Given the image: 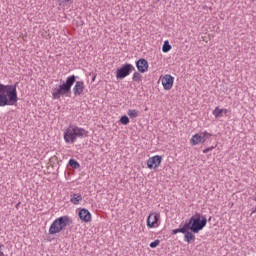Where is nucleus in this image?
Returning <instances> with one entry per match:
<instances>
[{
    "mask_svg": "<svg viewBox=\"0 0 256 256\" xmlns=\"http://www.w3.org/2000/svg\"><path fill=\"white\" fill-rule=\"evenodd\" d=\"M159 81H161L164 91H171L173 83H175V77L171 76V74H165L160 76Z\"/></svg>",
    "mask_w": 256,
    "mask_h": 256,
    "instance_id": "obj_7",
    "label": "nucleus"
},
{
    "mask_svg": "<svg viewBox=\"0 0 256 256\" xmlns=\"http://www.w3.org/2000/svg\"><path fill=\"white\" fill-rule=\"evenodd\" d=\"M159 243H161L160 240H155V241L151 242L150 243L151 249H155V247H159Z\"/></svg>",
    "mask_w": 256,
    "mask_h": 256,
    "instance_id": "obj_23",
    "label": "nucleus"
},
{
    "mask_svg": "<svg viewBox=\"0 0 256 256\" xmlns=\"http://www.w3.org/2000/svg\"><path fill=\"white\" fill-rule=\"evenodd\" d=\"M73 223L71 217L68 215L60 216L56 218L49 227V234L50 235H57V233H61V231H65L69 225Z\"/></svg>",
    "mask_w": 256,
    "mask_h": 256,
    "instance_id": "obj_4",
    "label": "nucleus"
},
{
    "mask_svg": "<svg viewBox=\"0 0 256 256\" xmlns=\"http://www.w3.org/2000/svg\"><path fill=\"white\" fill-rule=\"evenodd\" d=\"M184 234V241H186V243H191V241H195V235H193V233L186 231Z\"/></svg>",
    "mask_w": 256,
    "mask_h": 256,
    "instance_id": "obj_17",
    "label": "nucleus"
},
{
    "mask_svg": "<svg viewBox=\"0 0 256 256\" xmlns=\"http://www.w3.org/2000/svg\"><path fill=\"white\" fill-rule=\"evenodd\" d=\"M187 225L188 229L192 231V233H199V231H203L207 225V218L200 214H196L189 219Z\"/></svg>",
    "mask_w": 256,
    "mask_h": 256,
    "instance_id": "obj_5",
    "label": "nucleus"
},
{
    "mask_svg": "<svg viewBox=\"0 0 256 256\" xmlns=\"http://www.w3.org/2000/svg\"><path fill=\"white\" fill-rule=\"evenodd\" d=\"M127 115L130 117V119H136V117H139V111L130 109L128 110Z\"/></svg>",
    "mask_w": 256,
    "mask_h": 256,
    "instance_id": "obj_18",
    "label": "nucleus"
},
{
    "mask_svg": "<svg viewBox=\"0 0 256 256\" xmlns=\"http://www.w3.org/2000/svg\"><path fill=\"white\" fill-rule=\"evenodd\" d=\"M61 1L62 3H73V0H59Z\"/></svg>",
    "mask_w": 256,
    "mask_h": 256,
    "instance_id": "obj_24",
    "label": "nucleus"
},
{
    "mask_svg": "<svg viewBox=\"0 0 256 256\" xmlns=\"http://www.w3.org/2000/svg\"><path fill=\"white\" fill-rule=\"evenodd\" d=\"M136 68L138 69L139 73H147V71H149V62L143 58H140L136 62Z\"/></svg>",
    "mask_w": 256,
    "mask_h": 256,
    "instance_id": "obj_12",
    "label": "nucleus"
},
{
    "mask_svg": "<svg viewBox=\"0 0 256 256\" xmlns=\"http://www.w3.org/2000/svg\"><path fill=\"white\" fill-rule=\"evenodd\" d=\"M162 162H163V157L160 155H155V156L150 157L146 161V165H147L148 169H159Z\"/></svg>",
    "mask_w": 256,
    "mask_h": 256,
    "instance_id": "obj_10",
    "label": "nucleus"
},
{
    "mask_svg": "<svg viewBox=\"0 0 256 256\" xmlns=\"http://www.w3.org/2000/svg\"><path fill=\"white\" fill-rule=\"evenodd\" d=\"M89 137V131L76 125H70L64 131V141L67 144H73L77 139Z\"/></svg>",
    "mask_w": 256,
    "mask_h": 256,
    "instance_id": "obj_2",
    "label": "nucleus"
},
{
    "mask_svg": "<svg viewBox=\"0 0 256 256\" xmlns=\"http://www.w3.org/2000/svg\"><path fill=\"white\" fill-rule=\"evenodd\" d=\"M213 148H207L203 151V153H209V151H211Z\"/></svg>",
    "mask_w": 256,
    "mask_h": 256,
    "instance_id": "obj_25",
    "label": "nucleus"
},
{
    "mask_svg": "<svg viewBox=\"0 0 256 256\" xmlns=\"http://www.w3.org/2000/svg\"><path fill=\"white\" fill-rule=\"evenodd\" d=\"M83 202V196L79 193H74L70 195V203L72 205H81Z\"/></svg>",
    "mask_w": 256,
    "mask_h": 256,
    "instance_id": "obj_14",
    "label": "nucleus"
},
{
    "mask_svg": "<svg viewBox=\"0 0 256 256\" xmlns=\"http://www.w3.org/2000/svg\"><path fill=\"white\" fill-rule=\"evenodd\" d=\"M238 255H243V256H245V253H243V251H239V252H238Z\"/></svg>",
    "mask_w": 256,
    "mask_h": 256,
    "instance_id": "obj_27",
    "label": "nucleus"
},
{
    "mask_svg": "<svg viewBox=\"0 0 256 256\" xmlns=\"http://www.w3.org/2000/svg\"><path fill=\"white\" fill-rule=\"evenodd\" d=\"M83 91H85V82L77 81L73 87V93L75 97H79V95H83Z\"/></svg>",
    "mask_w": 256,
    "mask_h": 256,
    "instance_id": "obj_13",
    "label": "nucleus"
},
{
    "mask_svg": "<svg viewBox=\"0 0 256 256\" xmlns=\"http://www.w3.org/2000/svg\"><path fill=\"white\" fill-rule=\"evenodd\" d=\"M189 229V225L186 223L184 227L177 228L172 231V235H177V233H187V230Z\"/></svg>",
    "mask_w": 256,
    "mask_h": 256,
    "instance_id": "obj_16",
    "label": "nucleus"
},
{
    "mask_svg": "<svg viewBox=\"0 0 256 256\" xmlns=\"http://www.w3.org/2000/svg\"><path fill=\"white\" fill-rule=\"evenodd\" d=\"M19 101L17 97V85L0 84V107L15 105Z\"/></svg>",
    "mask_w": 256,
    "mask_h": 256,
    "instance_id": "obj_1",
    "label": "nucleus"
},
{
    "mask_svg": "<svg viewBox=\"0 0 256 256\" xmlns=\"http://www.w3.org/2000/svg\"><path fill=\"white\" fill-rule=\"evenodd\" d=\"M132 79L136 83H140V81H143V76H141V74L139 72H134Z\"/></svg>",
    "mask_w": 256,
    "mask_h": 256,
    "instance_id": "obj_20",
    "label": "nucleus"
},
{
    "mask_svg": "<svg viewBox=\"0 0 256 256\" xmlns=\"http://www.w3.org/2000/svg\"><path fill=\"white\" fill-rule=\"evenodd\" d=\"M171 50V44H169V40L164 41V44L162 46L163 53H169Z\"/></svg>",
    "mask_w": 256,
    "mask_h": 256,
    "instance_id": "obj_19",
    "label": "nucleus"
},
{
    "mask_svg": "<svg viewBox=\"0 0 256 256\" xmlns=\"http://www.w3.org/2000/svg\"><path fill=\"white\" fill-rule=\"evenodd\" d=\"M120 123H121L122 125H129V117H127L126 115L122 116V117L120 118Z\"/></svg>",
    "mask_w": 256,
    "mask_h": 256,
    "instance_id": "obj_22",
    "label": "nucleus"
},
{
    "mask_svg": "<svg viewBox=\"0 0 256 256\" xmlns=\"http://www.w3.org/2000/svg\"><path fill=\"white\" fill-rule=\"evenodd\" d=\"M223 113H224L225 115H227L228 110H227V109L219 108V106H217V107L213 110V112H212V114L214 115V117H215L216 119H219V117H223Z\"/></svg>",
    "mask_w": 256,
    "mask_h": 256,
    "instance_id": "obj_15",
    "label": "nucleus"
},
{
    "mask_svg": "<svg viewBox=\"0 0 256 256\" xmlns=\"http://www.w3.org/2000/svg\"><path fill=\"white\" fill-rule=\"evenodd\" d=\"M78 217L82 223H91L93 220V216L91 215V212L87 210V208H80Z\"/></svg>",
    "mask_w": 256,
    "mask_h": 256,
    "instance_id": "obj_11",
    "label": "nucleus"
},
{
    "mask_svg": "<svg viewBox=\"0 0 256 256\" xmlns=\"http://www.w3.org/2000/svg\"><path fill=\"white\" fill-rule=\"evenodd\" d=\"M1 247H3V245H0V249H1ZM0 256H7V255H5V253H3V251H0Z\"/></svg>",
    "mask_w": 256,
    "mask_h": 256,
    "instance_id": "obj_26",
    "label": "nucleus"
},
{
    "mask_svg": "<svg viewBox=\"0 0 256 256\" xmlns=\"http://www.w3.org/2000/svg\"><path fill=\"white\" fill-rule=\"evenodd\" d=\"M69 165H70V167H73L74 169H79V167H80L79 162H77L74 159L69 160Z\"/></svg>",
    "mask_w": 256,
    "mask_h": 256,
    "instance_id": "obj_21",
    "label": "nucleus"
},
{
    "mask_svg": "<svg viewBox=\"0 0 256 256\" xmlns=\"http://www.w3.org/2000/svg\"><path fill=\"white\" fill-rule=\"evenodd\" d=\"M132 71H135V67L132 64H125L116 71V78L125 79V77H128Z\"/></svg>",
    "mask_w": 256,
    "mask_h": 256,
    "instance_id": "obj_8",
    "label": "nucleus"
},
{
    "mask_svg": "<svg viewBox=\"0 0 256 256\" xmlns=\"http://www.w3.org/2000/svg\"><path fill=\"white\" fill-rule=\"evenodd\" d=\"M75 85V75L68 76L65 82L54 87L52 89L53 99H61V97H69L71 93V88Z\"/></svg>",
    "mask_w": 256,
    "mask_h": 256,
    "instance_id": "obj_3",
    "label": "nucleus"
},
{
    "mask_svg": "<svg viewBox=\"0 0 256 256\" xmlns=\"http://www.w3.org/2000/svg\"><path fill=\"white\" fill-rule=\"evenodd\" d=\"M209 137H211V133L207 131L202 132V136L201 134L196 133L191 137L190 143L193 146L199 145V143H205V141H207Z\"/></svg>",
    "mask_w": 256,
    "mask_h": 256,
    "instance_id": "obj_9",
    "label": "nucleus"
},
{
    "mask_svg": "<svg viewBox=\"0 0 256 256\" xmlns=\"http://www.w3.org/2000/svg\"><path fill=\"white\" fill-rule=\"evenodd\" d=\"M146 225L148 229H158V227H161V213L151 212L147 217Z\"/></svg>",
    "mask_w": 256,
    "mask_h": 256,
    "instance_id": "obj_6",
    "label": "nucleus"
}]
</instances>
